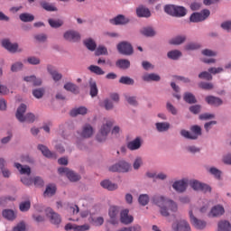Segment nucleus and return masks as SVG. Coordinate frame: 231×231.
Returning <instances> with one entry per match:
<instances>
[{"label": "nucleus", "mask_w": 231, "mask_h": 231, "mask_svg": "<svg viewBox=\"0 0 231 231\" xmlns=\"http://www.w3.org/2000/svg\"><path fill=\"white\" fill-rule=\"evenodd\" d=\"M154 205L159 207L161 215L169 217L172 212H178V204L174 200L163 196H154L152 198Z\"/></svg>", "instance_id": "1"}, {"label": "nucleus", "mask_w": 231, "mask_h": 231, "mask_svg": "<svg viewBox=\"0 0 231 231\" xmlns=\"http://www.w3.org/2000/svg\"><path fill=\"white\" fill-rule=\"evenodd\" d=\"M24 113H26V105L21 104L17 108L15 115L17 120L19 122H28L29 124H33V122H35V115L28 113L24 116Z\"/></svg>", "instance_id": "2"}, {"label": "nucleus", "mask_w": 231, "mask_h": 231, "mask_svg": "<svg viewBox=\"0 0 231 231\" xmlns=\"http://www.w3.org/2000/svg\"><path fill=\"white\" fill-rule=\"evenodd\" d=\"M164 12L173 17H185L187 9L180 5H165Z\"/></svg>", "instance_id": "3"}, {"label": "nucleus", "mask_w": 231, "mask_h": 231, "mask_svg": "<svg viewBox=\"0 0 231 231\" xmlns=\"http://www.w3.org/2000/svg\"><path fill=\"white\" fill-rule=\"evenodd\" d=\"M115 124L112 120H107L106 124H103L98 134H97V142H106L107 140V134L111 132V127Z\"/></svg>", "instance_id": "4"}, {"label": "nucleus", "mask_w": 231, "mask_h": 231, "mask_svg": "<svg viewBox=\"0 0 231 231\" xmlns=\"http://www.w3.org/2000/svg\"><path fill=\"white\" fill-rule=\"evenodd\" d=\"M190 132L187 130H181L180 134L188 140H198L199 136H201V127L199 125H193L190 128Z\"/></svg>", "instance_id": "5"}, {"label": "nucleus", "mask_w": 231, "mask_h": 231, "mask_svg": "<svg viewBox=\"0 0 231 231\" xmlns=\"http://www.w3.org/2000/svg\"><path fill=\"white\" fill-rule=\"evenodd\" d=\"M172 231H190V224L185 219H175L171 224Z\"/></svg>", "instance_id": "6"}, {"label": "nucleus", "mask_w": 231, "mask_h": 231, "mask_svg": "<svg viewBox=\"0 0 231 231\" xmlns=\"http://www.w3.org/2000/svg\"><path fill=\"white\" fill-rule=\"evenodd\" d=\"M189 221L192 226H194V228H196L197 230H205L207 228V221L201 220L196 217L192 213V209L189 210Z\"/></svg>", "instance_id": "7"}, {"label": "nucleus", "mask_w": 231, "mask_h": 231, "mask_svg": "<svg viewBox=\"0 0 231 231\" xmlns=\"http://www.w3.org/2000/svg\"><path fill=\"white\" fill-rule=\"evenodd\" d=\"M131 169V164L121 161L118 163L112 165L109 168L110 172H129Z\"/></svg>", "instance_id": "8"}, {"label": "nucleus", "mask_w": 231, "mask_h": 231, "mask_svg": "<svg viewBox=\"0 0 231 231\" xmlns=\"http://www.w3.org/2000/svg\"><path fill=\"white\" fill-rule=\"evenodd\" d=\"M210 15V11L208 9H204L200 13H193L190 17V23H201V21H205Z\"/></svg>", "instance_id": "9"}, {"label": "nucleus", "mask_w": 231, "mask_h": 231, "mask_svg": "<svg viewBox=\"0 0 231 231\" xmlns=\"http://www.w3.org/2000/svg\"><path fill=\"white\" fill-rule=\"evenodd\" d=\"M117 50L122 55H133V45L127 42H122L117 45Z\"/></svg>", "instance_id": "10"}, {"label": "nucleus", "mask_w": 231, "mask_h": 231, "mask_svg": "<svg viewBox=\"0 0 231 231\" xmlns=\"http://www.w3.org/2000/svg\"><path fill=\"white\" fill-rule=\"evenodd\" d=\"M189 185L193 190H201L202 192H212V188L210 186L201 183L198 180H192Z\"/></svg>", "instance_id": "11"}, {"label": "nucleus", "mask_w": 231, "mask_h": 231, "mask_svg": "<svg viewBox=\"0 0 231 231\" xmlns=\"http://www.w3.org/2000/svg\"><path fill=\"white\" fill-rule=\"evenodd\" d=\"M58 172L60 174H66L67 178L70 181H79L80 180V176L77 173H75L73 171H69L68 168H59Z\"/></svg>", "instance_id": "12"}, {"label": "nucleus", "mask_w": 231, "mask_h": 231, "mask_svg": "<svg viewBox=\"0 0 231 231\" xmlns=\"http://www.w3.org/2000/svg\"><path fill=\"white\" fill-rule=\"evenodd\" d=\"M2 46L9 51L10 53H20V51H23V49H19V44L11 43L9 40H3Z\"/></svg>", "instance_id": "13"}, {"label": "nucleus", "mask_w": 231, "mask_h": 231, "mask_svg": "<svg viewBox=\"0 0 231 231\" xmlns=\"http://www.w3.org/2000/svg\"><path fill=\"white\" fill-rule=\"evenodd\" d=\"M118 214H120V208L116 206H111L108 209V216L110 217V223L116 225L118 223Z\"/></svg>", "instance_id": "14"}, {"label": "nucleus", "mask_w": 231, "mask_h": 231, "mask_svg": "<svg viewBox=\"0 0 231 231\" xmlns=\"http://www.w3.org/2000/svg\"><path fill=\"white\" fill-rule=\"evenodd\" d=\"M46 216L47 217H50L51 223L52 225H60L62 219L60 218V216L53 211L51 208H48L46 210Z\"/></svg>", "instance_id": "15"}, {"label": "nucleus", "mask_w": 231, "mask_h": 231, "mask_svg": "<svg viewBox=\"0 0 231 231\" xmlns=\"http://www.w3.org/2000/svg\"><path fill=\"white\" fill-rule=\"evenodd\" d=\"M129 21V18L123 14H119L115 18L110 19V24H114L115 26H124L125 24H128Z\"/></svg>", "instance_id": "16"}, {"label": "nucleus", "mask_w": 231, "mask_h": 231, "mask_svg": "<svg viewBox=\"0 0 231 231\" xmlns=\"http://www.w3.org/2000/svg\"><path fill=\"white\" fill-rule=\"evenodd\" d=\"M120 221L123 225H131L134 221V217L129 215V209H124L120 212Z\"/></svg>", "instance_id": "17"}, {"label": "nucleus", "mask_w": 231, "mask_h": 231, "mask_svg": "<svg viewBox=\"0 0 231 231\" xmlns=\"http://www.w3.org/2000/svg\"><path fill=\"white\" fill-rule=\"evenodd\" d=\"M64 39L69 42H78L80 41V33L75 31H68L64 33Z\"/></svg>", "instance_id": "18"}, {"label": "nucleus", "mask_w": 231, "mask_h": 231, "mask_svg": "<svg viewBox=\"0 0 231 231\" xmlns=\"http://www.w3.org/2000/svg\"><path fill=\"white\" fill-rule=\"evenodd\" d=\"M206 102L209 106H213L214 107H219V106H223V99L215 96H208L206 97Z\"/></svg>", "instance_id": "19"}, {"label": "nucleus", "mask_w": 231, "mask_h": 231, "mask_svg": "<svg viewBox=\"0 0 231 231\" xmlns=\"http://www.w3.org/2000/svg\"><path fill=\"white\" fill-rule=\"evenodd\" d=\"M225 214V208L220 205L215 206L212 208L211 211L208 214L209 217H219Z\"/></svg>", "instance_id": "20"}, {"label": "nucleus", "mask_w": 231, "mask_h": 231, "mask_svg": "<svg viewBox=\"0 0 231 231\" xmlns=\"http://www.w3.org/2000/svg\"><path fill=\"white\" fill-rule=\"evenodd\" d=\"M39 151H41L42 154L45 156V158H52L54 160H57V154L55 152H51L50 149H48L46 146L40 144L38 145Z\"/></svg>", "instance_id": "21"}, {"label": "nucleus", "mask_w": 231, "mask_h": 231, "mask_svg": "<svg viewBox=\"0 0 231 231\" xmlns=\"http://www.w3.org/2000/svg\"><path fill=\"white\" fill-rule=\"evenodd\" d=\"M95 133L93 130V126L91 125H85L82 128V131L80 133V136L82 138H91L92 134Z\"/></svg>", "instance_id": "22"}, {"label": "nucleus", "mask_w": 231, "mask_h": 231, "mask_svg": "<svg viewBox=\"0 0 231 231\" xmlns=\"http://www.w3.org/2000/svg\"><path fill=\"white\" fill-rule=\"evenodd\" d=\"M47 71H48V73H50V75L52 77V79L55 82H59V80H60V79H62V74L59 73V71H57V69H55V67H53L51 65H48Z\"/></svg>", "instance_id": "23"}, {"label": "nucleus", "mask_w": 231, "mask_h": 231, "mask_svg": "<svg viewBox=\"0 0 231 231\" xmlns=\"http://www.w3.org/2000/svg\"><path fill=\"white\" fill-rule=\"evenodd\" d=\"M142 147V140L136 137L134 141L127 143V149L130 151H138Z\"/></svg>", "instance_id": "24"}, {"label": "nucleus", "mask_w": 231, "mask_h": 231, "mask_svg": "<svg viewBox=\"0 0 231 231\" xmlns=\"http://www.w3.org/2000/svg\"><path fill=\"white\" fill-rule=\"evenodd\" d=\"M176 192H185L187 190V182L185 180H177L172 184Z\"/></svg>", "instance_id": "25"}, {"label": "nucleus", "mask_w": 231, "mask_h": 231, "mask_svg": "<svg viewBox=\"0 0 231 231\" xmlns=\"http://www.w3.org/2000/svg\"><path fill=\"white\" fill-rule=\"evenodd\" d=\"M136 14H137V17H151V11L149 10V8L143 6V5H140L137 9H136Z\"/></svg>", "instance_id": "26"}, {"label": "nucleus", "mask_w": 231, "mask_h": 231, "mask_svg": "<svg viewBox=\"0 0 231 231\" xmlns=\"http://www.w3.org/2000/svg\"><path fill=\"white\" fill-rule=\"evenodd\" d=\"M14 167L19 171L20 174H24L25 176L32 174V169L29 166H22L21 163L16 162Z\"/></svg>", "instance_id": "27"}, {"label": "nucleus", "mask_w": 231, "mask_h": 231, "mask_svg": "<svg viewBox=\"0 0 231 231\" xmlns=\"http://www.w3.org/2000/svg\"><path fill=\"white\" fill-rule=\"evenodd\" d=\"M217 231H231V224L227 220H220L217 223Z\"/></svg>", "instance_id": "28"}, {"label": "nucleus", "mask_w": 231, "mask_h": 231, "mask_svg": "<svg viewBox=\"0 0 231 231\" xmlns=\"http://www.w3.org/2000/svg\"><path fill=\"white\" fill-rule=\"evenodd\" d=\"M70 116H79V115H88V109L86 106H79L78 108H74L69 113Z\"/></svg>", "instance_id": "29"}, {"label": "nucleus", "mask_w": 231, "mask_h": 231, "mask_svg": "<svg viewBox=\"0 0 231 231\" xmlns=\"http://www.w3.org/2000/svg\"><path fill=\"white\" fill-rule=\"evenodd\" d=\"M100 185L103 187V189H106L107 190H116V189H118L117 184H115L107 180L101 181Z\"/></svg>", "instance_id": "30"}, {"label": "nucleus", "mask_w": 231, "mask_h": 231, "mask_svg": "<svg viewBox=\"0 0 231 231\" xmlns=\"http://www.w3.org/2000/svg\"><path fill=\"white\" fill-rule=\"evenodd\" d=\"M100 185L103 187V189H106L107 190H116V189H118L117 184H115L107 180L101 181Z\"/></svg>", "instance_id": "31"}, {"label": "nucleus", "mask_w": 231, "mask_h": 231, "mask_svg": "<svg viewBox=\"0 0 231 231\" xmlns=\"http://www.w3.org/2000/svg\"><path fill=\"white\" fill-rule=\"evenodd\" d=\"M143 80H144L145 82H160L161 78L160 75L158 74H154V73H151V74H146L143 77Z\"/></svg>", "instance_id": "32"}, {"label": "nucleus", "mask_w": 231, "mask_h": 231, "mask_svg": "<svg viewBox=\"0 0 231 231\" xmlns=\"http://www.w3.org/2000/svg\"><path fill=\"white\" fill-rule=\"evenodd\" d=\"M64 89H66V91H70V93H74V95H79V86L69 82L66 83L64 85Z\"/></svg>", "instance_id": "33"}, {"label": "nucleus", "mask_w": 231, "mask_h": 231, "mask_svg": "<svg viewBox=\"0 0 231 231\" xmlns=\"http://www.w3.org/2000/svg\"><path fill=\"white\" fill-rule=\"evenodd\" d=\"M25 82H32L33 86H41L42 84V79H38L35 76H27L23 78Z\"/></svg>", "instance_id": "34"}, {"label": "nucleus", "mask_w": 231, "mask_h": 231, "mask_svg": "<svg viewBox=\"0 0 231 231\" xmlns=\"http://www.w3.org/2000/svg\"><path fill=\"white\" fill-rule=\"evenodd\" d=\"M155 127L159 133H165V131H169L171 128V124L169 123H156Z\"/></svg>", "instance_id": "35"}, {"label": "nucleus", "mask_w": 231, "mask_h": 231, "mask_svg": "<svg viewBox=\"0 0 231 231\" xmlns=\"http://www.w3.org/2000/svg\"><path fill=\"white\" fill-rule=\"evenodd\" d=\"M116 66L121 69H127L131 67V61L128 60H118L116 62Z\"/></svg>", "instance_id": "36"}, {"label": "nucleus", "mask_w": 231, "mask_h": 231, "mask_svg": "<svg viewBox=\"0 0 231 231\" xmlns=\"http://www.w3.org/2000/svg\"><path fill=\"white\" fill-rule=\"evenodd\" d=\"M3 217L7 219L8 221H14L15 219V212L12 209H5L2 212Z\"/></svg>", "instance_id": "37"}, {"label": "nucleus", "mask_w": 231, "mask_h": 231, "mask_svg": "<svg viewBox=\"0 0 231 231\" xmlns=\"http://www.w3.org/2000/svg\"><path fill=\"white\" fill-rule=\"evenodd\" d=\"M40 5L42 8H43V10H46V12H57L58 10L57 7H55V5L45 1L41 2Z\"/></svg>", "instance_id": "38"}, {"label": "nucleus", "mask_w": 231, "mask_h": 231, "mask_svg": "<svg viewBox=\"0 0 231 231\" xmlns=\"http://www.w3.org/2000/svg\"><path fill=\"white\" fill-rule=\"evenodd\" d=\"M84 44L90 51H95L97 50V43L91 38L85 40Z\"/></svg>", "instance_id": "39"}, {"label": "nucleus", "mask_w": 231, "mask_h": 231, "mask_svg": "<svg viewBox=\"0 0 231 231\" xmlns=\"http://www.w3.org/2000/svg\"><path fill=\"white\" fill-rule=\"evenodd\" d=\"M19 18L23 23H32L35 19V16L28 13H23L19 15Z\"/></svg>", "instance_id": "40"}, {"label": "nucleus", "mask_w": 231, "mask_h": 231, "mask_svg": "<svg viewBox=\"0 0 231 231\" xmlns=\"http://www.w3.org/2000/svg\"><path fill=\"white\" fill-rule=\"evenodd\" d=\"M141 33L145 35V37H154L156 35V32L152 27H144L141 30Z\"/></svg>", "instance_id": "41"}, {"label": "nucleus", "mask_w": 231, "mask_h": 231, "mask_svg": "<svg viewBox=\"0 0 231 231\" xmlns=\"http://www.w3.org/2000/svg\"><path fill=\"white\" fill-rule=\"evenodd\" d=\"M89 86H90V97H97V95H98V88L97 87V82L90 80Z\"/></svg>", "instance_id": "42"}, {"label": "nucleus", "mask_w": 231, "mask_h": 231, "mask_svg": "<svg viewBox=\"0 0 231 231\" xmlns=\"http://www.w3.org/2000/svg\"><path fill=\"white\" fill-rule=\"evenodd\" d=\"M89 71L92 73H95L96 75H105L106 71L102 69V68L97 66V65H90L88 67Z\"/></svg>", "instance_id": "43"}, {"label": "nucleus", "mask_w": 231, "mask_h": 231, "mask_svg": "<svg viewBox=\"0 0 231 231\" xmlns=\"http://www.w3.org/2000/svg\"><path fill=\"white\" fill-rule=\"evenodd\" d=\"M184 100L187 104H196V102H198V100H196V97L190 92L185 93Z\"/></svg>", "instance_id": "44"}, {"label": "nucleus", "mask_w": 231, "mask_h": 231, "mask_svg": "<svg viewBox=\"0 0 231 231\" xmlns=\"http://www.w3.org/2000/svg\"><path fill=\"white\" fill-rule=\"evenodd\" d=\"M120 84H125V86H134V79L127 77L123 76L119 79Z\"/></svg>", "instance_id": "45"}, {"label": "nucleus", "mask_w": 231, "mask_h": 231, "mask_svg": "<svg viewBox=\"0 0 231 231\" xmlns=\"http://www.w3.org/2000/svg\"><path fill=\"white\" fill-rule=\"evenodd\" d=\"M186 37L185 36H176L175 38H172L170 41V44H174V45H180V44H183V42H185L186 41Z\"/></svg>", "instance_id": "46"}, {"label": "nucleus", "mask_w": 231, "mask_h": 231, "mask_svg": "<svg viewBox=\"0 0 231 231\" xmlns=\"http://www.w3.org/2000/svg\"><path fill=\"white\" fill-rule=\"evenodd\" d=\"M49 24L51 28H60L64 24V22L62 20H54V19H49L48 20Z\"/></svg>", "instance_id": "47"}, {"label": "nucleus", "mask_w": 231, "mask_h": 231, "mask_svg": "<svg viewBox=\"0 0 231 231\" xmlns=\"http://www.w3.org/2000/svg\"><path fill=\"white\" fill-rule=\"evenodd\" d=\"M168 58L172 60H178L180 57H181V51L175 50L168 52Z\"/></svg>", "instance_id": "48"}, {"label": "nucleus", "mask_w": 231, "mask_h": 231, "mask_svg": "<svg viewBox=\"0 0 231 231\" xmlns=\"http://www.w3.org/2000/svg\"><path fill=\"white\" fill-rule=\"evenodd\" d=\"M138 202L140 205L143 207H145L146 205L149 204V195L147 194H143L139 196Z\"/></svg>", "instance_id": "49"}, {"label": "nucleus", "mask_w": 231, "mask_h": 231, "mask_svg": "<svg viewBox=\"0 0 231 231\" xmlns=\"http://www.w3.org/2000/svg\"><path fill=\"white\" fill-rule=\"evenodd\" d=\"M31 205L32 204L29 200L21 202L19 206L21 212H28V210H30Z\"/></svg>", "instance_id": "50"}, {"label": "nucleus", "mask_w": 231, "mask_h": 231, "mask_svg": "<svg viewBox=\"0 0 231 231\" xmlns=\"http://www.w3.org/2000/svg\"><path fill=\"white\" fill-rule=\"evenodd\" d=\"M57 190V188L53 185H49L47 186L45 191H44V196H53Z\"/></svg>", "instance_id": "51"}, {"label": "nucleus", "mask_w": 231, "mask_h": 231, "mask_svg": "<svg viewBox=\"0 0 231 231\" xmlns=\"http://www.w3.org/2000/svg\"><path fill=\"white\" fill-rule=\"evenodd\" d=\"M210 174H212L217 180H221V171H219L217 168H210L209 169Z\"/></svg>", "instance_id": "52"}, {"label": "nucleus", "mask_w": 231, "mask_h": 231, "mask_svg": "<svg viewBox=\"0 0 231 231\" xmlns=\"http://www.w3.org/2000/svg\"><path fill=\"white\" fill-rule=\"evenodd\" d=\"M91 222L95 226H102V225H104V217H97L96 218H91Z\"/></svg>", "instance_id": "53"}, {"label": "nucleus", "mask_w": 231, "mask_h": 231, "mask_svg": "<svg viewBox=\"0 0 231 231\" xmlns=\"http://www.w3.org/2000/svg\"><path fill=\"white\" fill-rule=\"evenodd\" d=\"M96 55L98 57L100 55H107V48L104 47V46H99L97 50H96Z\"/></svg>", "instance_id": "54"}, {"label": "nucleus", "mask_w": 231, "mask_h": 231, "mask_svg": "<svg viewBox=\"0 0 231 231\" xmlns=\"http://www.w3.org/2000/svg\"><path fill=\"white\" fill-rule=\"evenodd\" d=\"M199 79H203L204 80H212V74H210V72L203 71L199 74Z\"/></svg>", "instance_id": "55"}, {"label": "nucleus", "mask_w": 231, "mask_h": 231, "mask_svg": "<svg viewBox=\"0 0 231 231\" xmlns=\"http://www.w3.org/2000/svg\"><path fill=\"white\" fill-rule=\"evenodd\" d=\"M199 86V88H201V89H206V90L214 89V85L212 83L200 82Z\"/></svg>", "instance_id": "56"}, {"label": "nucleus", "mask_w": 231, "mask_h": 231, "mask_svg": "<svg viewBox=\"0 0 231 231\" xmlns=\"http://www.w3.org/2000/svg\"><path fill=\"white\" fill-rule=\"evenodd\" d=\"M32 95H33V97H35V98H42V97L44 95V89H42V88L34 89L32 91Z\"/></svg>", "instance_id": "57"}, {"label": "nucleus", "mask_w": 231, "mask_h": 231, "mask_svg": "<svg viewBox=\"0 0 231 231\" xmlns=\"http://www.w3.org/2000/svg\"><path fill=\"white\" fill-rule=\"evenodd\" d=\"M199 48H201V45H199V43H194V42L188 43L185 46V50H188V51L199 50Z\"/></svg>", "instance_id": "58"}, {"label": "nucleus", "mask_w": 231, "mask_h": 231, "mask_svg": "<svg viewBox=\"0 0 231 231\" xmlns=\"http://www.w3.org/2000/svg\"><path fill=\"white\" fill-rule=\"evenodd\" d=\"M190 113H193V115H198L201 111V106L199 105H194L189 106Z\"/></svg>", "instance_id": "59"}, {"label": "nucleus", "mask_w": 231, "mask_h": 231, "mask_svg": "<svg viewBox=\"0 0 231 231\" xmlns=\"http://www.w3.org/2000/svg\"><path fill=\"white\" fill-rule=\"evenodd\" d=\"M89 230V225L85 224L82 226L74 225V231H88Z\"/></svg>", "instance_id": "60"}, {"label": "nucleus", "mask_w": 231, "mask_h": 231, "mask_svg": "<svg viewBox=\"0 0 231 231\" xmlns=\"http://www.w3.org/2000/svg\"><path fill=\"white\" fill-rule=\"evenodd\" d=\"M23 69V63L22 62H16L12 65L11 67V71L15 72V71H21Z\"/></svg>", "instance_id": "61"}, {"label": "nucleus", "mask_w": 231, "mask_h": 231, "mask_svg": "<svg viewBox=\"0 0 231 231\" xmlns=\"http://www.w3.org/2000/svg\"><path fill=\"white\" fill-rule=\"evenodd\" d=\"M125 100L130 104V106H138V101H136V97L125 96Z\"/></svg>", "instance_id": "62"}, {"label": "nucleus", "mask_w": 231, "mask_h": 231, "mask_svg": "<svg viewBox=\"0 0 231 231\" xmlns=\"http://www.w3.org/2000/svg\"><path fill=\"white\" fill-rule=\"evenodd\" d=\"M33 183L35 187H43L44 186V180L41 177H35L33 180Z\"/></svg>", "instance_id": "63"}, {"label": "nucleus", "mask_w": 231, "mask_h": 231, "mask_svg": "<svg viewBox=\"0 0 231 231\" xmlns=\"http://www.w3.org/2000/svg\"><path fill=\"white\" fill-rule=\"evenodd\" d=\"M13 231H26V225L24 224V222H21L14 227Z\"/></svg>", "instance_id": "64"}]
</instances>
